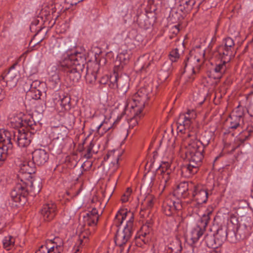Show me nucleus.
<instances>
[{
	"label": "nucleus",
	"mask_w": 253,
	"mask_h": 253,
	"mask_svg": "<svg viewBox=\"0 0 253 253\" xmlns=\"http://www.w3.org/2000/svg\"><path fill=\"white\" fill-rule=\"evenodd\" d=\"M200 66H201V64H199V65H196V66H195V67H193V68H192V71H193V73L194 74H195V73H196V72H195V68H197L198 70H199V69H200Z\"/></svg>",
	"instance_id": "nucleus-53"
},
{
	"label": "nucleus",
	"mask_w": 253,
	"mask_h": 253,
	"mask_svg": "<svg viewBox=\"0 0 253 253\" xmlns=\"http://www.w3.org/2000/svg\"><path fill=\"white\" fill-rule=\"evenodd\" d=\"M58 103L61 107L62 111H69L72 107L71 98L70 96L63 95L58 101Z\"/></svg>",
	"instance_id": "nucleus-21"
},
{
	"label": "nucleus",
	"mask_w": 253,
	"mask_h": 253,
	"mask_svg": "<svg viewBox=\"0 0 253 253\" xmlns=\"http://www.w3.org/2000/svg\"><path fill=\"white\" fill-rule=\"evenodd\" d=\"M12 126L14 127H24V120L21 117L15 116L11 121Z\"/></svg>",
	"instance_id": "nucleus-30"
},
{
	"label": "nucleus",
	"mask_w": 253,
	"mask_h": 253,
	"mask_svg": "<svg viewBox=\"0 0 253 253\" xmlns=\"http://www.w3.org/2000/svg\"><path fill=\"white\" fill-rule=\"evenodd\" d=\"M57 242L58 245H62V242L60 238L58 237H55L53 240H52V244H54V242Z\"/></svg>",
	"instance_id": "nucleus-47"
},
{
	"label": "nucleus",
	"mask_w": 253,
	"mask_h": 253,
	"mask_svg": "<svg viewBox=\"0 0 253 253\" xmlns=\"http://www.w3.org/2000/svg\"><path fill=\"white\" fill-rule=\"evenodd\" d=\"M208 191L201 185L194 186L192 196L197 204L201 205L206 203L208 200Z\"/></svg>",
	"instance_id": "nucleus-12"
},
{
	"label": "nucleus",
	"mask_w": 253,
	"mask_h": 253,
	"mask_svg": "<svg viewBox=\"0 0 253 253\" xmlns=\"http://www.w3.org/2000/svg\"><path fill=\"white\" fill-rule=\"evenodd\" d=\"M151 226H152V222L150 220V221H147V222H146L145 224L143 226H142V230H144V229H150V228L151 227Z\"/></svg>",
	"instance_id": "nucleus-46"
},
{
	"label": "nucleus",
	"mask_w": 253,
	"mask_h": 253,
	"mask_svg": "<svg viewBox=\"0 0 253 253\" xmlns=\"http://www.w3.org/2000/svg\"><path fill=\"white\" fill-rule=\"evenodd\" d=\"M151 65V61H148L147 63H145L141 67V68L140 69V71L141 72L145 71L147 72V69L149 67V66Z\"/></svg>",
	"instance_id": "nucleus-42"
},
{
	"label": "nucleus",
	"mask_w": 253,
	"mask_h": 253,
	"mask_svg": "<svg viewBox=\"0 0 253 253\" xmlns=\"http://www.w3.org/2000/svg\"><path fill=\"white\" fill-rule=\"evenodd\" d=\"M215 238L214 235L211 234L205 236L204 240L209 248L215 249L219 247V245L216 244Z\"/></svg>",
	"instance_id": "nucleus-24"
},
{
	"label": "nucleus",
	"mask_w": 253,
	"mask_h": 253,
	"mask_svg": "<svg viewBox=\"0 0 253 253\" xmlns=\"http://www.w3.org/2000/svg\"><path fill=\"white\" fill-rule=\"evenodd\" d=\"M242 115V113H236V114L233 113L230 115L229 126L230 128L235 129L243 125L244 119Z\"/></svg>",
	"instance_id": "nucleus-16"
},
{
	"label": "nucleus",
	"mask_w": 253,
	"mask_h": 253,
	"mask_svg": "<svg viewBox=\"0 0 253 253\" xmlns=\"http://www.w3.org/2000/svg\"><path fill=\"white\" fill-rule=\"evenodd\" d=\"M214 236L216 239V244L220 246L227 238V229L226 228L218 229Z\"/></svg>",
	"instance_id": "nucleus-20"
},
{
	"label": "nucleus",
	"mask_w": 253,
	"mask_h": 253,
	"mask_svg": "<svg viewBox=\"0 0 253 253\" xmlns=\"http://www.w3.org/2000/svg\"><path fill=\"white\" fill-rule=\"evenodd\" d=\"M36 165L33 161L25 162L21 166L18 174L19 179L11 192L9 204L12 208L25 204L30 193L36 194L40 192L41 189L40 181L34 182L32 177V174L36 172Z\"/></svg>",
	"instance_id": "nucleus-2"
},
{
	"label": "nucleus",
	"mask_w": 253,
	"mask_h": 253,
	"mask_svg": "<svg viewBox=\"0 0 253 253\" xmlns=\"http://www.w3.org/2000/svg\"><path fill=\"white\" fill-rule=\"evenodd\" d=\"M135 111H136V113L134 117L131 118L129 122V127L133 128L135 126H136L138 124V119L140 117L139 115L141 113H139V111H138V109L135 108Z\"/></svg>",
	"instance_id": "nucleus-33"
},
{
	"label": "nucleus",
	"mask_w": 253,
	"mask_h": 253,
	"mask_svg": "<svg viewBox=\"0 0 253 253\" xmlns=\"http://www.w3.org/2000/svg\"><path fill=\"white\" fill-rule=\"evenodd\" d=\"M56 207L54 204H47L43 205L41 213L44 220L50 221L52 220L56 214Z\"/></svg>",
	"instance_id": "nucleus-14"
},
{
	"label": "nucleus",
	"mask_w": 253,
	"mask_h": 253,
	"mask_svg": "<svg viewBox=\"0 0 253 253\" xmlns=\"http://www.w3.org/2000/svg\"><path fill=\"white\" fill-rule=\"evenodd\" d=\"M212 215V208L208 209L206 213L201 217L198 221L196 226L191 231L190 240L191 241L192 244L196 243L203 235L205 229Z\"/></svg>",
	"instance_id": "nucleus-5"
},
{
	"label": "nucleus",
	"mask_w": 253,
	"mask_h": 253,
	"mask_svg": "<svg viewBox=\"0 0 253 253\" xmlns=\"http://www.w3.org/2000/svg\"><path fill=\"white\" fill-rule=\"evenodd\" d=\"M170 167L169 163H164L163 165L160 166L159 169H162V172H164V169H165L166 170H167Z\"/></svg>",
	"instance_id": "nucleus-43"
},
{
	"label": "nucleus",
	"mask_w": 253,
	"mask_h": 253,
	"mask_svg": "<svg viewBox=\"0 0 253 253\" xmlns=\"http://www.w3.org/2000/svg\"><path fill=\"white\" fill-rule=\"evenodd\" d=\"M2 90L1 88H0V101H1L3 98V95L2 94Z\"/></svg>",
	"instance_id": "nucleus-55"
},
{
	"label": "nucleus",
	"mask_w": 253,
	"mask_h": 253,
	"mask_svg": "<svg viewBox=\"0 0 253 253\" xmlns=\"http://www.w3.org/2000/svg\"><path fill=\"white\" fill-rule=\"evenodd\" d=\"M138 239H140L142 241H143L145 244H146V242L145 241V240L144 239V238H143L142 237H141L140 236L139 237V238L138 239H136V240H138Z\"/></svg>",
	"instance_id": "nucleus-59"
},
{
	"label": "nucleus",
	"mask_w": 253,
	"mask_h": 253,
	"mask_svg": "<svg viewBox=\"0 0 253 253\" xmlns=\"http://www.w3.org/2000/svg\"><path fill=\"white\" fill-rule=\"evenodd\" d=\"M108 82V78L107 77H102L99 81V83L101 84H106Z\"/></svg>",
	"instance_id": "nucleus-45"
},
{
	"label": "nucleus",
	"mask_w": 253,
	"mask_h": 253,
	"mask_svg": "<svg viewBox=\"0 0 253 253\" xmlns=\"http://www.w3.org/2000/svg\"><path fill=\"white\" fill-rule=\"evenodd\" d=\"M42 92L41 90L29 89L26 95V99L29 100L33 99L35 100L40 99L42 95Z\"/></svg>",
	"instance_id": "nucleus-23"
},
{
	"label": "nucleus",
	"mask_w": 253,
	"mask_h": 253,
	"mask_svg": "<svg viewBox=\"0 0 253 253\" xmlns=\"http://www.w3.org/2000/svg\"><path fill=\"white\" fill-rule=\"evenodd\" d=\"M128 56L126 52L120 53L117 56V59L124 64H126L128 60Z\"/></svg>",
	"instance_id": "nucleus-37"
},
{
	"label": "nucleus",
	"mask_w": 253,
	"mask_h": 253,
	"mask_svg": "<svg viewBox=\"0 0 253 253\" xmlns=\"http://www.w3.org/2000/svg\"><path fill=\"white\" fill-rule=\"evenodd\" d=\"M86 115L87 116V117L91 118L94 116V114L93 113V114H92L91 113H90L89 114H86Z\"/></svg>",
	"instance_id": "nucleus-60"
},
{
	"label": "nucleus",
	"mask_w": 253,
	"mask_h": 253,
	"mask_svg": "<svg viewBox=\"0 0 253 253\" xmlns=\"http://www.w3.org/2000/svg\"><path fill=\"white\" fill-rule=\"evenodd\" d=\"M15 131H8L7 130H0V147H3L7 150L12 151L13 144L12 139L14 140Z\"/></svg>",
	"instance_id": "nucleus-10"
},
{
	"label": "nucleus",
	"mask_w": 253,
	"mask_h": 253,
	"mask_svg": "<svg viewBox=\"0 0 253 253\" xmlns=\"http://www.w3.org/2000/svg\"><path fill=\"white\" fill-rule=\"evenodd\" d=\"M85 79L90 84L93 83L96 80V72L86 67Z\"/></svg>",
	"instance_id": "nucleus-28"
},
{
	"label": "nucleus",
	"mask_w": 253,
	"mask_h": 253,
	"mask_svg": "<svg viewBox=\"0 0 253 253\" xmlns=\"http://www.w3.org/2000/svg\"><path fill=\"white\" fill-rule=\"evenodd\" d=\"M31 134H34V132L32 131L28 132L24 129H22V130L20 129L16 130L15 131L14 140L19 147H27L31 143Z\"/></svg>",
	"instance_id": "nucleus-6"
},
{
	"label": "nucleus",
	"mask_w": 253,
	"mask_h": 253,
	"mask_svg": "<svg viewBox=\"0 0 253 253\" xmlns=\"http://www.w3.org/2000/svg\"><path fill=\"white\" fill-rule=\"evenodd\" d=\"M86 214L94 216V220H96L97 218H99L98 211L96 208H93L91 211H89Z\"/></svg>",
	"instance_id": "nucleus-40"
},
{
	"label": "nucleus",
	"mask_w": 253,
	"mask_h": 253,
	"mask_svg": "<svg viewBox=\"0 0 253 253\" xmlns=\"http://www.w3.org/2000/svg\"><path fill=\"white\" fill-rule=\"evenodd\" d=\"M189 58H187L186 59L184 60V68L187 66V62L188 61Z\"/></svg>",
	"instance_id": "nucleus-58"
},
{
	"label": "nucleus",
	"mask_w": 253,
	"mask_h": 253,
	"mask_svg": "<svg viewBox=\"0 0 253 253\" xmlns=\"http://www.w3.org/2000/svg\"><path fill=\"white\" fill-rule=\"evenodd\" d=\"M48 243L49 246H51L50 244H52V239L50 240H47L45 243V244L44 245H46V244Z\"/></svg>",
	"instance_id": "nucleus-56"
},
{
	"label": "nucleus",
	"mask_w": 253,
	"mask_h": 253,
	"mask_svg": "<svg viewBox=\"0 0 253 253\" xmlns=\"http://www.w3.org/2000/svg\"><path fill=\"white\" fill-rule=\"evenodd\" d=\"M236 219V216H234V215H232L231 216V221L232 222H233V221H232V219Z\"/></svg>",
	"instance_id": "nucleus-61"
},
{
	"label": "nucleus",
	"mask_w": 253,
	"mask_h": 253,
	"mask_svg": "<svg viewBox=\"0 0 253 253\" xmlns=\"http://www.w3.org/2000/svg\"><path fill=\"white\" fill-rule=\"evenodd\" d=\"M179 57L180 54L178 52V48H176L170 52L169 54V58L171 62H166L164 64L162 71L161 72V74H163V72H166V75L164 77L165 80L167 79L169 77L173 70V67L172 66V62L177 61Z\"/></svg>",
	"instance_id": "nucleus-8"
},
{
	"label": "nucleus",
	"mask_w": 253,
	"mask_h": 253,
	"mask_svg": "<svg viewBox=\"0 0 253 253\" xmlns=\"http://www.w3.org/2000/svg\"><path fill=\"white\" fill-rule=\"evenodd\" d=\"M122 78L118 77V75L114 73L110 77L109 85L110 88H117L119 93L124 94L127 92L129 86L127 81L124 82Z\"/></svg>",
	"instance_id": "nucleus-7"
},
{
	"label": "nucleus",
	"mask_w": 253,
	"mask_h": 253,
	"mask_svg": "<svg viewBox=\"0 0 253 253\" xmlns=\"http://www.w3.org/2000/svg\"><path fill=\"white\" fill-rule=\"evenodd\" d=\"M189 186L188 182H182L177 186L174 193L178 195H180L182 198H185L189 195Z\"/></svg>",
	"instance_id": "nucleus-19"
},
{
	"label": "nucleus",
	"mask_w": 253,
	"mask_h": 253,
	"mask_svg": "<svg viewBox=\"0 0 253 253\" xmlns=\"http://www.w3.org/2000/svg\"><path fill=\"white\" fill-rule=\"evenodd\" d=\"M10 72H8V73L4 77L2 78V79L5 80V82L7 83V80L10 78Z\"/></svg>",
	"instance_id": "nucleus-52"
},
{
	"label": "nucleus",
	"mask_w": 253,
	"mask_h": 253,
	"mask_svg": "<svg viewBox=\"0 0 253 253\" xmlns=\"http://www.w3.org/2000/svg\"><path fill=\"white\" fill-rule=\"evenodd\" d=\"M126 220V225L122 231H118L115 238L117 246L122 247L131 238L134 230V214L126 209H121L117 213L114 223L117 227L121 226Z\"/></svg>",
	"instance_id": "nucleus-4"
},
{
	"label": "nucleus",
	"mask_w": 253,
	"mask_h": 253,
	"mask_svg": "<svg viewBox=\"0 0 253 253\" xmlns=\"http://www.w3.org/2000/svg\"><path fill=\"white\" fill-rule=\"evenodd\" d=\"M148 92L145 88H140L133 96V100L135 103V108L141 113L145 104L148 99Z\"/></svg>",
	"instance_id": "nucleus-9"
},
{
	"label": "nucleus",
	"mask_w": 253,
	"mask_h": 253,
	"mask_svg": "<svg viewBox=\"0 0 253 253\" xmlns=\"http://www.w3.org/2000/svg\"><path fill=\"white\" fill-rule=\"evenodd\" d=\"M248 113L250 114V116L253 117L252 121L253 122V124L252 125V126L253 127V114H252L251 112V110H248Z\"/></svg>",
	"instance_id": "nucleus-57"
},
{
	"label": "nucleus",
	"mask_w": 253,
	"mask_h": 253,
	"mask_svg": "<svg viewBox=\"0 0 253 253\" xmlns=\"http://www.w3.org/2000/svg\"><path fill=\"white\" fill-rule=\"evenodd\" d=\"M196 114L194 110H188L186 113L180 114L177 120V129L182 133H187L185 140L187 142L186 158L189 163L181 167V174L186 177L196 173L202 164L204 158V148L210 142V139L199 140L197 139V130L193 126V121Z\"/></svg>",
	"instance_id": "nucleus-1"
},
{
	"label": "nucleus",
	"mask_w": 253,
	"mask_h": 253,
	"mask_svg": "<svg viewBox=\"0 0 253 253\" xmlns=\"http://www.w3.org/2000/svg\"><path fill=\"white\" fill-rule=\"evenodd\" d=\"M11 152V151L7 150L6 148L3 147H0V163L4 161L6 159L7 155Z\"/></svg>",
	"instance_id": "nucleus-35"
},
{
	"label": "nucleus",
	"mask_w": 253,
	"mask_h": 253,
	"mask_svg": "<svg viewBox=\"0 0 253 253\" xmlns=\"http://www.w3.org/2000/svg\"><path fill=\"white\" fill-rule=\"evenodd\" d=\"M122 6H124V8L122 10V12L126 14L128 12V7L127 5H125L124 4L122 5Z\"/></svg>",
	"instance_id": "nucleus-49"
},
{
	"label": "nucleus",
	"mask_w": 253,
	"mask_h": 253,
	"mask_svg": "<svg viewBox=\"0 0 253 253\" xmlns=\"http://www.w3.org/2000/svg\"><path fill=\"white\" fill-rule=\"evenodd\" d=\"M57 136L56 137L57 140H62L63 141L67 137V130L64 129L61 131L60 132H58L57 134Z\"/></svg>",
	"instance_id": "nucleus-38"
},
{
	"label": "nucleus",
	"mask_w": 253,
	"mask_h": 253,
	"mask_svg": "<svg viewBox=\"0 0 253 253\" xmlns=\"http://www.w3.org/2000/svg\"><path fill=\"white\" fill-rule=\"evenodd\" d=\"M240 230H241L240 228H238L237 229L236 234H240Z\"/></svg>",
	"instance_id": "nucleus-62"
},
{
	"label": "nucleus",
	"mask_w": 253,
	"mask_h": 253,
	"mask_svg": "<svg viewBox=\"0 0 253 253\" xmlns=\"http://www.w3.org/2000/svg\"><path fill=\"white\" fill-rule=\"evenodd\" d=\"M28 85L30 86V88L29 89H32V90H41V85L43 84V83H41L40 81L38 80H35L32 83H31V82H29V83H27Z\"/></svg>",
	"instance_id": "nucleus-34"
},
{
	"label": "nucleus",
	"mask_w": 253,
	"mask_h": 253,
	"mask_svg": "<svg viewBox=\"0 0 253 253\" xmlns=\"http://www.w3.org/2000/svg\"><path fill=\"white\" fill-rule=\"evenodd\" d=\"M144 230H145V232H144V233H142L141 235L143 238H144L145 236H147V234H148L149 233L150 229H146Z\"/></svg>",
	"instance_id": "nucleus-51"
},
{
	"label": "nucleus",
	"mask_w": 253,
	"mask_h": 253,
	"mask_svg": "<svg viewBox=\"0 0 253 253\" xmlns=\"http://www.w3.org/2000/svg\"><path fill=\"white\" fill-rule=\"evenodd\" d=\"M182 206L180 201H173L168 199L163 204V211L167 216L172 215L175 211L182 209Z\"/></svg>",
	"instance_id": "nucleus-11"
},
{
	"label": "nucleus",
	"mask_w": 253,
	"mask_h": 253,
	"mask_svg": "<svg viewBox=\"0 0 253 253\" xmlns=\"http://www.w3.org/2000/svg\"><path fill=\"white\" fill-rule=\"evenodd\" d=\"M185 253H198V249L196 246H191V249Z\"/></svg>",
	"instance_id": "nucleus-44"
},
{
	"label": "nucleus",
	"mask_w": 253,
	"mask_h": 253,
	"mask_svg": "<svg viewBox=\"0 0 253 253\" xmlns=\"http://www.w3.org/2000/svg\"><path fill=\"white\" fill-rule=\"evenodd\" d=\"M84 219L85 225L88 226H95L97 225L98 218L94 220V216L86 214L84 216Z\"/></svg>",
	"instance_id": "nucleus-29"
},
{
	"label": "nucleus",
	"mask_w": 253,
	"mask_h": 253,
	"mask_svg": "<svg viewBox=\"0 0 253 253\" xmlns=\"http://www.w3.org/2000/svg\"><path fill=\"white\" fill-rule=\"evenodd\" d=\"M218 51L221 56V61L223 63L230 62L233 56V51L232 49L228 48H225L223 45H220L218 47Z\"/></svg>",
	"instance_id": "nucleus-18"
},
{
	"label": "nucleus",
	"mask_w": 253,
	"mask_h": 253,
	"mask_svg": "<svg viewBox=\"0 0 253 253\" xmlns=\"http://www.w3.org/2000/svg\"><path fill=\"white\" fill-rule=\"evenodd\" d=\"M227 64L222 62V63L217 64L213 69L212 73H211V77L214 79H221L227 68Z\"/></svg>",
	"instance_id": "nucleus-17"
},
{
	"label": "nucleus",
	"mask_w": 253,
	"mask_h": 253,
	"mask_svg": "<svg viewBox=\"0 0 253 253\" xmlns=\"http://www.w3.org/2000/svg\"><path fill=\"white\" fill-rule=\"evenodd\" d=\"M50 80L54 82L55 84H57L59 82V77L58 74L55 72L53 74L51 75Z\"/></svg>",
	"instance_id": "nucleus-41"
},
{
	"label": "nucleus",
	"mask_w": 253,
	"mask_h": 253,
	"mask_svg": "<svg viewBox=\"0 0 253 253\" xmlns=\"http://www.w3.org/2000/svg\"><path fill=\"white\" fill-rule=\"evenodd\" d=\"M182 4H180V10H184L186 12H188L193 8L195 4V0H182Z\"/></svg>",
	"instance_id": "nucleus-25"
},
{
	"label": "nucleus",
	"mask_w": 253,
	"mask_h": 253,
	"mask_svg": "<svg viewBox=\"0 0 253 253\" xmlns=\"http://www.w3.org/2000/svg\"><path fill=\"white\" fill-rule=\"evenodd\" d=\"M128 197H126V195L123 194L121 198V201H122L123 203H126L127 201H128Z\"/></svg>",
	"instance_id": "nucleus-50"
},
{
	"label": "nucleus",
	"mask_w": 253,
	"mask_h": 253,
	"mask_svg": "<svg viewBox=\"0 0 253 253\" xmlns=\"http://www.w3.org/2000/svg\"><path fill=\"white\" fill-rule=\"evenodd\" d=\"M14 243L15 239L11 236L5 237L2 240L3 248L8 251L14 247Z\"/></svg>",
	"instance_id": "nucleus-26"
},
{
	"label": "nucleus",
	"mask_w": 253,
	"mask_h": 253,
	"mask_svg": "<svg viewBox=\"0 0 253 253\" xmlns=\"http://www.w3.org/2000/svg\"><path fill=\"white\" fill-rule=\"evenodd\" d=\"M106 124H107L106 123ZM105 124H104V122H102L96 127V131L99 134H103L104 133L106 132L109 129L110 127H105Z\"/></svg>",
	"instance_id": "nucleus-36"
},
{
	"label": "nucleus",
	"mask_w": 253,
	"mask_h": 253,
	"mask_svg": "<svg viewBox=\"0 0 253 253\" xmlns=\"http://www.w3.org/2000/svg\"><path fill=\"white\" fill-rule=\"evenodd\" d=\"M49 159L48 153L42 149H36L32 153V159L35 164L37 166L44 165Z\"/></svg>",
	"instance_id": "nucleus-13"
},
{
	"label": "nucleus",
	"mask_w": 253,
	"mask_h": 253,
	"mask_svg": "<svg viewBox=\"0 0 253 253\" xmlns=\"http://www.w3.org/2000/svg\"><path fill=\"white\" fill-rule=\"evenodd\" d=\"M94 146V144L92 142H91L89 145L87 146L86 149V153L84 154V157L87 159H89L91 157V152L92 149V148Z\"/></svg>",
	"instance_id": "nucleus-39"
},
{
	"label": "nucleus",
	"mask_w": 253,
	"mask_h": 253,
	"mask_svg": "<svg viewBox=\"0 0 253 253\" xmlns=\"http://www.w3.org/2000/svg\"><path fill=\"white\" fill-rule=\"evenodd\" d=\"M169 249L171 250V252L173 253H180L182 247L180 243L178 241L173 242L171 244Z\"/></svg>",
	"instance_id": "nucleus-31"
},
{
	"label": "nucleus",
	"mask_w": 253,
	"mask_h": 253,
	"mask_svg": "<svg viewBox=\"0 0 253 253\" xmlns=\"http://www.w3.org/2000/svg\"><path fill=\"white\" fill-rule=\"evenodd\" d=\"M131 189L130 188H127L124 195H126V197H129L131 193Z\"/></svg>",
	"instance_id": "nucleus-48"
},
{
	"label": "nucleus",
	"mask_w": 253,
	"mask_h": 253,
	"mask_svg": "<svg viewBox=\"0 0 253 253\" xmlns=\"http://www.w3.org/2000/svg\"><path fill=\"white\" fill-rule=\"evenodd\" d=\"M179 25H175L173 27L172 29L175 30L176 31V33H178L179 31Z\"/></svg>",
	"instance_id": "nucleus-54"
},
{
	"label": "nucleus",
	"mask_w": 253,
	"mask_h": 253,
	"mask_svg": "<svg viewBox=\"0 0 253 253\" xmlns=\"http://www.w3.org/2000/svg\"><path fill=\"white\" fill-rule=\"evenodd\" d=\"M56 246H49L48 243L46 245H42L35 253H61L63 251L61 245H58V242H54Z\"/></svg>",
	"instance_id": "nucleus-15"
},
{
	"label": "nucleus",
	"mask_w": 253,
	"mask_h": 253,
	"mask_svg": "<svg viewBox=\"0 0 253 253\" xmlns=\"http://www.w3.org/2000/svg\"><path fill=\"white\" fill-rule=\"evenodd\" d=\"M223 46L225 48H228L230 49H233L235 45L234 41L230 37L225 38L223 41Z\"/></svg>",
	"instance_id": "nucleus-32"
},
{
	"label": "nucleus",
	"mask_w": 253,
	"mask_h": 253,
	"mask_svg": "<svg viewBox=\"0 0 253 253\" xmlns=\"http://www.w3.org/2000/svg\"><path fill=\"white\" fill-rule=\"evenodd\" d=\"M86 58L84 53L76 52L65 57L60 62L59 68L68 74L70 80L77 82L84 72Z\"/></svg>",
	"instance_id": "nucleus-3"
},
{
	"label": "nucleus",
	"mask_w": 253,
	"mask_h": 253,
	"mask_svg": "<svg viewBox=\"0 0 253 253\" xmlns=\"http://www.w3.org/2000/svg\"><path fill=\"white\" fill-rule=\"evenodd\" d=\"M24 127L27 129V131L36 129V124L32 118H25L24 120Z\"/></svg>",
	"instance_id": "nucleus-27"
},
{
	"label": "nucleus",
	"mask_w": 253,
	"mask_h": 253,
	"mask_svg": "<svg viewBox=\"0 0 253 253\" xmlns=\"http://www.w3.org/2000/svg\"><path fill=\"white\" fill-rule=\"evenodd\" d=\"M201 61V59L200 58H196V61L198 63L200 62Z\"/></svg>",
	"instance_id": "nucleus-64"
},
{
	"label": "nucleus",
	"mask_w": 253,
	"mask_h": 253,
	"mask_svg": "<svg viewBox=\"0 0 253 253\" xmlns=\"http://www.w3.org/2000/svg\"><path fill=\"white\" fill-rule=\"evenodd\" d=\"M110 156V154H107L106 156L104 157V159L106 160V159H108Z\"/></svg>",
	"instance_id": "nucleus-63"
},
{
	"label": "nucleus",
	"mask_w": 253,
	"mask_h": 253,
	"mask_svg": "<svg viewBox=\"0 0 253 253\" xmlns=\"http://www.w3.org/2000/svg\"><path fill=\"white\" fill-rule=\"evenodd\" d=\"M142 204L145 208L143 210H141L140 214L141 215L144 216V213H142V212L145 211V212L147 214H149L150 212V209L153 206L154 203L152 197L151 196L147 197Z\"/></svg>",
	"instance_id": "nucleus-22"
}]
</instances>
